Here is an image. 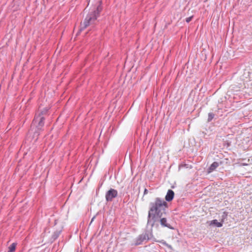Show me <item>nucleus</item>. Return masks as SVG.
<instances>
[{
	"label": "nucleus",
	"mask_w": 252,
	"mask_h": 252,
	"mask_svg": "<svg viewBox=\"0 0 252 252\" xmlns=\"http://www.w3.org/2000/svg\"><path fill=\"white\" fill-rule=\"evenodd\" d=\"M167 208V203L159 197L155 198L154 202L150 203V208L148 212L147 223L153 227L157 221H159L162 227H166L170 229H174L169 223L166 218L164 217L166 214V209Z\"/></svg>",
	"instance_id": "f257e3e1"
},
{
	"label": "nucleus",
	"mask_w": 252,
	"mask_h": 252,
	"mask_svg": "<svg viewBox=\"0 0 252 252\" xmlns=\"http://www.w3.org/2000/svg\"><path fill=\"white\" fill-rule=\"evenodd\" d=\"M98 4L97 5L96 9L90 12L86 16L84 22L81 24V28L80 31L86 28L89 25L94 24L97 18L99 16V13L102 10L101 0H97Z\"/></svg>",
	"instance_id": "f03ea898"
},
{
	"label": "nucleus",
	"mask_w": 252,
	"mask_h": 252,
	"mask_svg": "<svg viewBox=\"0 0 252 252\" xmlns=\"http://www.w3.org/2000/svg\"><path fill=\"white\" fill-rule=\"evenodd\" d=\"M45 118L41 115L35 114L31 125V130L34 132V135L38 136L39 132L43 130Z\"/></svg>",
	"instance_id": "7ed1b4c3"
},
{
	"label": "nucleus",
	"mask_w": 252,
	"mask_h": 252,
	"mask_svg": "<svg viewBox=\"0 0 252 252\" xmlns=\"http://www.w3.org/2000/svg\"><path fill=\"white\" fill-rule=\"evenodd\" d=\"M153 234L152 231H146L144 233L139 235L135 240L134 245H140L143 244L144 241L152 239Z\"/></svg>",
	"instance_id": "20e7f679"
},
{
	"label": "nucleus",
	"mask_w": 252,
	"mask_h": 252,
	"mask_svg": "<svg viewBox=\"0 0 252 252\" xmlns=\"http://www.w3.org/2000/svg\"><path fill=\"white\" fill-rule=\"evenodd\" d=\"M118 195V191L117 190L111 189L107 191L105 194L106 200L107 202L112 201L113 199L116 197Z\"/></svg>",
	"instance_id": "39448f33"
},
{
	"label": "nucleus",
	"mask_w": 252,
	"mask_h": 252,
	"mask_svg": "<svg viewBox=\"0 0 252 252\" xmlns=\"http://www.w3.org/2000/svg\"><path fill=\"white\" fill-rule=\"evenodd\" d=\"M174 196V192L171 189H169L167 192V194L165 196V199L166 201L168 202H170L172 201Z\"/></svg>",
	"instance_id": "423d86ee"
},
{
	"label": "nucleus",
	"mask_w": 252,
	"mask_h": 252,
	"mask_svg": "<svg viewBox=\"0 0 252 252\" xmlns=\"http://www.w3.org/2000/svg\"><path fill=\"white\" fill-rule=\"evenodd\" d=\"M219 166V164L218 162H214L211 164L210 166L208 169V173H210L213 171H214L218 166Z\"/></svg>",
	"instance_id": "0eeeda50"
},
{
	"label": "nucleus",
	"mask_w": 252,
	"mask_h": 252,
	"mask_svg": "<svg viewBox=\"0 0 252 252\" xmlns=\"http://www.w3.org/2000/svg\"><path fill=\"white\" fill-rule=\"evenodd\" d=\"M223 223L220 221V222H219L218 220H214L212 221H211L210 225H215L218 227H220L222 226Z\"/></svg>",
	"instance_id": "6e6552de"
},
{
	"label": "nucleus",
	"mask_w": 252,
	"mask_h": 252,
	"mask_svg": "<svg viewBox=\"0 0 252 252\" xmlns=\"http://www.w3.org/2000/svg\"><path fill=\"white\" fill-rule=\"evenodd\" d=\"M153 240L154 241H155V242H159L160 243H161L162 244H163V245L166 246L167 248H168L169 249H170V250H172L173 248H172V247L170 245H169L168 244H167L164 240H162L161 241H158L156 240V238H153Z\"/></svg>",
	"instance_id": "1a4fd4ad"
},
{
	"label": "nucleus",
	"mask_w": 252,
	"mask_h": 252,
	"mask_svg": "<svg viewBox=\"0 0 252 252\" xmlns=\"http://www.w3.org/2000/svg\"><path fill=\"white\" fill-rule=\"evenodd\" d=\"M17 243H13L8 247V251L7 252H14L15 251Z\"/></svg>",
	"instance_id": "9d476101"
},
{
	"label": "nucleus",
	"mask_w": 252,
	"mask_h": 252,
	"mask_svg": "<svg viewBox=\"0 0 252 252\" xmlns=\"http://www.w3.org/2000/svg\"><path fill=\"white\" fill-rule=\"evenodd\" d=\"M228 216V213L226 212H224L221 217L220 221L223 223L224 221V220L227 218Z\"/></svg>",
	"instance_id": "9b49d317"
},
{
	"label": "nucleus",
	"mask_w": 252,
	"mask_h": 252,
	"mask_svg": "<svg viewBox=\"0 0 252 252\" xmlns=\"http://www.w3.org/2000/svg\"><path fill=\"white\" fill-rule=\"evenodd\" d=\"M215 115L213 113H209L208 114V121L211 122L214 118Z\"/></svg>",
	"instance_id": "f8f14e48"
},
{
	"label": "nucleus",
	"mask_w": 252,
	"mask_h": 252,
	"mask_svg": "<svg viewBox=\"0 0 252 252\" xmlns=\"http://www.w3.org/2000/svg\"><path fill=\"white\" fill-rule=\"evenodd\" d=\"M48 110V109L47 108H46L43 111L40 112L39 114H37V115H41L44 116V115H46L47 114Z\"/></svg>",
	"instance_id": "ddd939ff"
},
{
	"label": "nucleus",
	"mask_w": 252,
	"mask_h": 252,
	"mask_svg": "<svg viewBox=\"0 0 252 252\" xmlns=\"http://www.w3.org/2000/svg\"><path fill=\"white\" fill-rule=\"evenodd\" d=\"M60 233V232H55L53 235V238L54 239L57 238L59 236Z\"/></svg>",
	"instance_id": "4468645a"
},
{
	"label": "nucleus",
	"mask_w": 252,
	"mask_h": 252,
	"mask_svg": "<svg viewBox=\"0 0 252 252\" xmlns=\"http://www.w3.org/2000/svg\"><path fill=\"white\" fill-rule=\"evenodd\" d=\"M193 18V16H190L189 17H188L186 19V21L187 22V23H189L192 19Z\"/></svg>",
	"instance_id": "2eb2a0df"
},
{
	"label": "nucleus",
	"mask_w": 252,
	"mask_h": 252,
	"mask_svg": "<svg viewBox=\"0 0 252 252\" xmlns=\"http://www.w3.org/2000/svg\"><path fill=\"white\" fill-rule=\"evenodd\" d=\"M148 190L147 189H145L144 191V195H146L148 193Z\"/></svg>",
	"instance_id": "dca6fc26"
},
{
	"label": "nucleus",
	"mask_w": 252,
	"mask_h": 252,
	"mask_svg": "<svg viewBox=\"0 0 252 252\" xmlns=\"http://www.w3.org/2000/svg\"><path fill=\"white\" fill-rule=\"evenodd\" d=\"M95 219V216H94L91 220V221L90 224L94 221V219Z\"/></svg>",
	"instance_id": "f3484780"
}]
</instances>
